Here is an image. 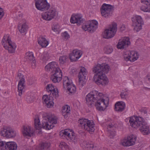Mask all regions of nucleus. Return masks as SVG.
Masks as SVG:
<instances>
[{
    "label": "nucleus",
    "instance_id": "11",
    "mask_svg": "<svg viewBox=\"0 0 150 150\" xmlns=\"http://www.w3.org/2000/svg\"><path fill=\"white\" fill-rule=\"evenodd\" d=\"M117 26L116 23H112L109 28L105 30L103 33V37L108 39L114 37L117 30Z\"/></svg>",
    "mask_w": 150,
    "mask_h": 150
},
{
    "label": "nucleus",
    "instance_id": "1",
    "mask_svg": "<svg viewBox=\"0 0 150 150\" xmlns=\"http://www.w3.org/2000/svg\"><path fill=\"white\" fill-rule=\"evenodd\" d=\"M87 104L91 106L95 102L96 108L100 111L104 110L108 106V99L102 93L94 90L89 93L86 97Z\"/></svg>",
    "mask_w": 150,
    "mask_h": 150
},
{
    "label": "nucleus",
    "instance_id": "24",
    "mask_svg": "<svg viewBox=\"0 0 150 150\" xmlns=\"http://www.w3.org/2000/svg\"><path fill=\"white\" fill-rule=\"evenodd\" d=\"M70 21L72 23H76L77 25H79L83 22L82 16L80 14H73L71 16Z\"/></svg>",
    "mask_w": 150,
    "mask_h": 150
},
{
    "label": "nucleus",
    "instance_id": "51",
    "mask_svg": "<svg viewBox=\"0 0 150 150\" xmlns=\"http://www.w3.org/2000/svg\"><path fill=\"white\" fill-rule=\"evenodd\" d=\"M125 26L124 25H122L120 28V30L121 31H123L125 29Z\"/></svg>",
    "mask_w": 150,
    "mask_h": 150
},
{
    "label": "nucleus",
    "instance_id": "34",
    "mask_svg": "<svg viewBox=\"0 0 150 150\" xmlns=\"http://www.w3.org/2000/svg\"><path fill=\"white\" fill-rule=\"evenodd\" d=\"M67 92L68 94L72 95L75 93L76 91V88L75 86L73 84L66 87Z\"/></svg>",
    "mask_w": 150,
    "mask_h": 150
},
{
    "label": "nucleus",
    "instance_id": "5",
    "mask_svg": "<svg viewBox=\"0 0 150 150\" xmlns=\"http://www.w3.org/2000/svg\"><path fill=\"white\" fill-rule=\"evenodd\" d=\"M1 44L5 49L9 53L15 52L16 46V44L12 42L8 34H5L1 41Z\"/></svg>",
    "mask_w": 150,
    "mask_h": 150
},
{
    "label": "nucleus",
    "instance_id": "21",
    "mask_svg": "<svg viewBox=\"0 0 150 150\" xmlns=\"http://www.w3.org/2000/svg\"><path fill=\"white\" fill-rule=\"evenodd\" d=\"M93 121V120H89L88 119L82 118L78 120V125L81 129L85 130L88 125L92 126Z\"/></svg>",
    "mask_w": 150,
    "mask_h": 150
},
{
    "label": "nucleus",
    "instance_id": "3",
    "mask_svg": "<svg viewBox=\"0 0 150 150\" xmlns=\"http://www.w3.org/2000/svg\"><path fill=\"white\" fill-rule=\"evenodd\" d=\"M47 92L50 93L49 96L47 95L43 96L42 99L44 101V103L46 104L48 108H51L53 106L54 102L53 100V96L55 98L58 96V92L56 91V88L51 84H48L46 86Z\"/></svg>",
    "mask_w": 150,
    "mask_h": 150
},
{
    "label": "nucleus",
    "instance_id": "28",
    "mask_svg": "<svg viewBox=\"0 0 150 150\" xmlns=\"http://www.w3.org/2000/svg\"><path fill=\"white\" fill-rule=\"evenodd\" d=\"M17 147V145L15 142H8L5 144L4 150H16Z\"/></svg>",
    "mask_w": 150,
    "mask_h": 150
},
{
    "label": "nucleus",
    "instance_id": "30",
    "mask_svg": "<svg viewBox=\"0 0 150 150\" xmlns=\"http://www.w3.org/2000/svg\"><path fill=\"white\" fill-rule=\"evenodd\" d=\"M125 107V103L122 101L117 102L115 105V109L118 112H122L124 110Z\"/></svg>",
    "mask_w": 150,
    "mask_h": 150
},
{
    "label": "nucleus",
    "instance_id": "53",
    "mask_svg": "<svg viewBox=\"0 0 150 150\" xmlns=\"http://www.w3.org/2000/svg\"><path fill=\"white\" fill-rule=\"evenodd\" d=\"M146 112H146V111H145V112H144V113H146Z\"/></svg>",
    "mask_w": 150,
    "mask_h": 150
},
{
    "label": "nucleus",
    "instance_id": "52",
    "mask_svg": "<svg viewBox=\"0 0 150 150\" xmlns=\"http://www.w3.org/2000/svg\"><path fill=\"white\" fill-rule=\"evenodd\" d=\"M147 79L148 81L150 83V74L148 75L147 76Z\"/></svg>",
    "mask_w": 150,
    "mask_h": 150
},
{
    "label": "nucleus",
    "instance_id": "17",
    "mask_svg": "<svg viewBox=\"0 0 150 150\" xmlns=\"http://www.w3.org/2000/svg\"><path fill=\"white\" fill-rule=\"evenodd\" d=\"M35 5L38 9L41 11L47 10L50 7L46 0H38L36 2Z\"/></svg>",
    "mask_w": 150,
    "mask_h": 150
},
{
    "label": "nucleus",
    "instance_id": "43",
    "mask_svg": "<svg viewBox=\"0 0 150 150\" xmlns=\"http://www.w3.org/2000/svg\"><path fill=\"white\" fill-rule=\"evenodd\" d=\"M50 58V56L49 53L47 52L44 53L42 59L44 62L47 61Z\"/></svg>",
    "mask_w": 150,
    "mask_h": 150
},
{
    "label": "nucleus",
    "instance_id": "29",
    "mask_svg": "<svg viewBox=\"0 0 150 150\" xmlns=\"http://www.w3.org/2000/svg\"><path fill=\"white\" fill-rule=\"evenodd\" d=\"M141 125L142 126L140 129L142 133L144 135L149 134L150 133V129L147 124L143 122Z\"/></svg>",
    "mask_w": 150,
    "mask_h": 150
},
{
    "label": "nucleus",
    "instance_id": "4",
    "mask_svg": "<svg viewBox=\"0 0 150 150\" xmlns=\"http://www.w3.org/2000/svg\"><path fill=\"white\" fill-rule=\"evenodd\" d=\"M42 127L46 130H50L54 127V124L57 122V119L54 116L51 115H46L43 116Z\"/></svg>",
    "mask_w": 150,
    "mask_h": 150
},
{
    "label": "nucleus",
    "instance_id": "15",
    "mask_svg": "<svg viewBox=\"0 0 150 150\" xmlns=\"http://www.w3.org/2000/svg\"><path fill=\"white\" fill-rule=\"evenodd\" d=\"M56 11L54 8H51L47 11L42 14V18L45 20L50 21L53 18L56 16Z\"/></svg>",
    "mask_w": 150,
    "mask_h": 150
},
{
    "label": "nucleus",
    "instance_id": "25",
    "mask_svg": "<svg viewBox=\"0 0 150 150\" xmlns=\"http://www.w3.org/2000/svg\"><path fill=\"white\" fill-rule=\"evenodd\" d=\"M143 4L141 7V10L145 12H150V0H141Z\"/></svg>",
    "mask_w": 150,
    "mask_h": 150
},
{
    "label": "nucleus",
    "instance_id": "31",
    "mask_svg": "<svg viewBox=\"0 0 150 150\" xmlns=\"http://www.w3.org/2000/svg\"><path fill=\"white\" fill-rule=\"evenodd\" d=\"M107 125L108 130L110 134V137L113 138L115 135V132L114 130L115 127L112 124L110 125L107 124Z\"/></svg>",
    "mask_w": 150,
    "mask_h": 150
},
{
    "label": "nucleus",
    "instance_id": "16",
    "mask_svg": "<svg viewBox=\"0 0 150 150\" xmlns=\"http://www.w3.org/2000/svg\"><path fill=\"white\" fill-rule=\"evenodd\" d=\"M24 77V76L21 73H18L17 78H18V79H20L18 86V95L20 96L23 93L24 91L25 81Z\"/></svg>",
    "mask_w": 150,
    "mask_h": 150
},
{
    "label": "nucleus",
    "instance_id": "6",
    "mask_svg": "<svg viewBox=\"0 0 150 150\" xmlns=\"http://www.w3.org/2000/svg\"><path fill=\"white\" fill-rule=\"evenodd\" d=\"M59 135L62 137H65L68 140H70L74 143L78 141L73 131L69 129H66L62 130L60 132Z\"/></svg>",
    "mask_w": 150,
    "mask_h": 150
},
{
    "label": "nucleus",
    "instance_id": "50",
    "mask_svg": "<svg viewBox=\"0 0 150 150\" xmlns=\"http://www.w3.org/2000/svg\"><path fill=\"white\" fill-rule=\"evenodd\" d=\"M4 13L2 8H0V19H1L4 15Z\"/></svg>",
    "mask_w": 150,
    "mask_h": 150
},
{
    "label": "nucleus",
    "instance_id": "39",
    "mask_svg": "<svg viewBox=\"0 0 150 150\" xmlns=\"http://www.w3.org/2000/svg\"><path fill=\"white\" fill-rule=\"evenodd\" d=\"M50 146V144L47 143H42L39 145L38 150H46Z\"/></svg>",
    "mask_w": 150,
    "mask_h": 150
},
{
    "label": "nucleus",
    "instance_id": "8",
    "mask_svg": "<svg viewBox=\"0 0 150 150\" xmlns=\"http://www.w3.org/2000/svg\"><path fill=\"white\" fill-rule=\"evenodd\" d=\"M113 6L110 4H103L100 8L102 16L105 18L110 16L113 12Z\"/></svg>",
    "mask_w": 150,
    "mask_h": 150
},
{
    "label": "nucleus",
    "instance_id": "33",
    "mask_svg": "<svg viewBox=\"0 0 150 150\" xmlns=\"http://www.w3.org/2000/svg\"><path fill=\"white\" fill-rule=\"evenodd\" d=\"M34 125L35 128L39 130L42 127V125L40 123V119L38 117L36 116L35 117L34 120Z\"/></svg>",
    "mask_w": 150,
    "mask_h": 150
},
{
    "label": "nucleus",
    "instance_id": "41",
    "mask_svg": "<svg viewBox=\"0 0 150 150\" xmlns=\"http://www.w3.org/2000/svg\"><path fill=\"white\" fill-rule=\"evenodd\" d=\"M104 50L106 53L108 54L113 51V49L112 46H107L104 48Z\"/></svg>",
    "mask_w": 150,
    "mask_h": 150
},
{
    "label": "nucleus",
    "instance_id": "23",
    "mask_svg": "<svg viewBox=\"0 0 150 150\" xmlns=\"http://www.w3.org/2000/svg\"><path fill=\"white\" fill-rule=\"evenodd\" d=\"M62 73L61 71H54L51 73L50 79L54 83L59 82L62 79Z\"/></svg>",
    "mask_w": 150,
    "mask_h": 150
},
{
    "label": "nucleus",
    "instance_id": "46",
    "mask_svg": "<svg viewBox=\"0 0 150 150\" xmlns=\"http://www.w3.org/2000/svg\"><path fill=\"white\" fill-rule=\"evenodd\" d=\"M128 93L127 92H122L120 94V96L121 98L123 99H125L128 95Z\"/></svg>",
    "mask_w": 150,
    "mask_h": 150
},
{
    "label": "nucleus",
    "instance_id": "18",
    "mask_svg": "<svg viewBox=\"0 0 150 150\" xmlns=\"http://www.w3.org/2000/svg\"><path fill=\"white\" fill-rule=\"evenodd\" d=\"M45 69L48 71H50L51 73L54 71L57 72L61 71L57 63L52 62L49 63L45 67Z\"/></svg>",
    "mask_w": 150,
    "mask_h": 150
},
{
    "label": "nucleus",
    "instance_id": "22",
    "mask_svg": "<svg viewBox=\"0 0 150 150\" xmlns=\"http://www.w3.org/2000/svg\"><path fill=\"white\" fill-rule=\"evenodd\" d=\"M82 54V51L80 50H74L69 55V59L71 61H76L81 57Z\"/></svg>",
    "mask_w": 150,
    "mask_h": 150
},
{
    "label": "nucleus",
    "instance_id": "13",
    "mask_svg": "<svg viewBox=\"0 0 150 150\" xmlns=\"http://www.w3.org/2000/svg\"><path fill=\"white\" fill-rule=\"evenodd\" d=\"M138 53L134 51H129L125 52L124 55V59L126 61L133 62L139 58Z\"/></svg>",
    "mask_w": 150,
    "mask_h": 150
},
{
    "label": "nucleus",
    "instance_id": "38",
    "mask_svg": "<svg viewBox=\"0 0 150 150\" xmlns=\"http://www.w3.org/2000/svg\"><path fill=\"white\" fill-rule=\"evenodd\" d=\"M72 81L67 76L64 78L63 81V85L64 88L67 87L68 85L72 84Z\"/></svg>",
    "mask_w": 150,
    "mask_h": 150
},
{
    "label": "nucleus",
    "instance_id": "42",
    "mask_svg": "<svg viewBox=\"0 0 150 150\" xmlns=\"http://www.w3.org/2000/svg\"><path fill=\"white\" fill-rule=\"evenodd\" d=\"M68 59L67 57L65 56L60 57L59 59V62L60 64H63L65 63Z\"/></svg>",
    "mask_w": 150,
    "mask_h": 150
},
{
    "label": "nucleus",
    "instance_id": "44",
    "mask_svg": "<svg viewBox=\"0 0 150 150\" xmlns=\"http://www.w3.org/2000/svg\"><path fill=\"white\" fill-rule=\"evenodd\" d=\"M60 27L58 24L55 23L53 25L52 27V30L55 32H58Z\"/></svg>",
    "mask_w": 150,
    "mask_h": 150
},
{
    "label": "nucleus",
    "instance_id": "19",
    "mask_svg": "<svg viewBox=\"0 0 150 150\" xmlns=\"http://www.w3.org/2000/svg\"><path fill=\"white\" fill-rule=\"evenodd\" d=\"M22 132L23 135L27 137L33 136L34 132L33 128L29 125L24 126L22 129Z\"/></svg>",
    "mask_w": 150,
    "mask_h": 150
},
{
    "label": "nucleus",
    "instance_id": "9",
    "mask_svg": "<svg viewBox=\"0 0 150 150\" xmlns=\"http://www.w3.org/2000/svg\"><path fill=\"white\" fill-rule=\"evenodd\" d=\"M1 135L7 138H13L16 137V132L14 129L8 127H4L0 131Z\"/></svg>",
    "mask_w": 150,
    "mask_h": 150
},
{
    "label": "nucleus",
    "instance_id": "27",
    "mask_svg": "<svg viewBox=\"0 0 150 150\" xmlns=\"http://www.w3.org/2000/svg\"><path fill=\"white\" fill-rule=\"evenodd\" d=\"M18 29L21 33L26 32L27 30L28 27L27 23L25 20L23 22H21L18 25Z\"/></svg>",
    "mask_w": 150,
    "mask_h": 150
},
{
    "label": "nucleus",
    "instance_id": "36",
    "mask_svg": "<svg viewBox=\"0 0 150 150\" xmlns=\"http://www.w3.org/2000/svg\"><path fill=\"white\" fill-rule=\"evenodd\" d=\"M131 138H128L124 139L122 140L121 142V144L124 146H128L132 145V143L133 142L132 141V142H130Z\"/></svg>",
    "mask_w": 150,
    "mask_h": 150
},
{
    "label": "nucleus",
    "instance_id": "12",
    "mask_svg": "<svg viewBox=\"0 0 150 150\" xmlns=\"http://www.w3.org/2000/svg\"><path fill=\"white\" fill-rule=\"evenodd\" d=\"M87 73V71L86 69L83 67H81L78 75L79 87L82 88L86 84Z\"/></svg>",
    "mask_w": 150,
    "mask_h": 150
},
{
    "label": "nucleus",
    "instance_id": "35",
    "mask_svg": "<svg viewBox=\"0 0 150 150\" xmlns=\"http://www.w3.org/2000/svg\"><path fill=\"white\" fill-rule=\"evenodd\" d=\"M83 145L88 149L91 150L94 147L93 143L91 141H84L83 143Z\"/></svg>",
    "mask_w": 150,
    "mask_h": 150
},
{
    "label": "nucleus",
    "instance_id": "37",
    "mask_svg": "<svg viewBox=\"0 0 150 150\" xmlns=\"http://www.w3.org/2000/svg\"><path fill=\"white\" fill-rule=\"evenodd\" d=\"M70 108L69 106L66 105L63 107L62 113L64 117H66L67 114L70 113Z\"/></svg>",
    "mask_w": 150,
    "mask_h": 150
},
{
    "label": "nucleus",
    "instance_id": "48",
    "mask_svg": "<svg viewBox=\"0 0 150 150\" xmlns=\"http://www.w3.org/2000/svg\"><path fill=\"white\" fill-rule=\"evenodd\" d=\"M59 146L62 149H64L67 147L66 144L64 142H61L59 144Z\"/></svg>",
    "mask_w": 150,
    "mask_h": 150
},
{
    "label": "nucleus",
    "instance_id": "32",
    "mask_svg": "<svg viewBox=\"0 0 150 150\" xmlns=\"http://www.w3.org/2000/svg\"><path fill=\"white\" fill-rule=\"evenodd\" d=\"M38 44L42 47H46L48 44V42L46 39L43 37H40L38 39Z\"/></svg>",
    "mask_w": 150,
    "mask_h": 150
},
{
    "label": "nucleus",
    "instance_id": "7",
    "mask_svg": "<svg viewBox=\"0 0 150 150\" xmlns=\"http://www.w3.org/2000/svg\"><path fill=\"white\" fill-rule=\"evenodd\" d=\"M98 27V22L94 20L83 23L81 28L84 31H87L90 33H93L96 30Z\"/></svg>",
    "mask_w": 150,
    "mask_h": 150
},
{
    "label": "nucleus",
    "instance_id": "10",
    "mask_svg": "<svg viewBox=\"0 0 150 150\" xmlns=\"http://www.w3.org/2000/svg\"><path fill=\"white\" fill-rule=\"evenodd\" d=\"M132 25L134 27V30L136 32L139 31L142 28V25L143 21L142 17L140 16L136 15L132 18Z\"/></svg>",
    "mask_w": 150,
    "mask_h": 150
},
{
    "label": "nucleus",
    "instance_id": "45",
    "mask_svg": "<svg viewBox=\"0 0 150 150\" xmlns=\"http://www.w3.org/2000/svg\"><path fill=\"white\" fill-rule=\"evenodd\" d=\"M128 138H131L130 140H129L130 142H132V141L134 143H132V145H133L135 143V142L137 139V137L136 136L132 134L130 135L128 137H127Z\"/></svg>",
    "mask_w": 150,
    "mask_h": 150
},
{
    "label": "nucleus",
    "instance_id": "2",
    "mask_svg": "<svg viewBox=\"0 0 150 150\" xmlns=\"http://www.w3.org/2000/svg\"><path fill=\"white\" fill-rule=\"evenodd\" d=\"M109 69L110 67L108 64H97L95 65L93 69V71L96 73L93 80L98 85L105 86L107 85L108 79L105 74L108 73Z\"/></svg>",
    "mask_w": 150,
    "mask_h": 150
},
{
    "label": "nucleus",
    "instance_id": "14",
    "mask_svg": "<svg viewBox=\"0 0 150 150\" xmlns=\"http://www.w3.org/2000/svg\"><path fill=\"white\" fill-rule=\"evenodd\" d=\"M129 122L130 125L134 128H137L142 124L143 118L140 117L132 116L129 117Z\"/></svg>",
    "mask_w": 150,
    "mask_h": 150
},
{
    "label": "nucleus",
    "instance_id": "47",
    "mask_svg": "<svg viewBox=\"0 0 150 150\" xmlns=\"http://www.w3.org/2000/svg\"><path fill=\"white\" fill-rule=\"evenodd\" d=\"M62 35L64 39L66 40H67L70 37L69 35L67 32H65L63 33Z\"/></svg>",
    "mask_w": 150,
    "mask_h": 150
},
{
    "label": "nucleus",
    "instance_id": "49",
    "mask_svg": "<svg viewBox=\"0 0 150 150\" xmlns=\"http://www.w3.org/2000/svg\"><path fill=\"white\" fill-rule=\"evenodd\" d=\"M34 98L33 96H28L26 98V101L28 103L32 102L33 101Z\"/></svg>",
    "mask_w": 150,
    "mask_h": 150
},
{
    "label": "nucleus",
    "instance_id": "20",
    "mask_svg": "<svg viewBox=\"0 0 150 150\" xmlns=\"http://www.w3.org/2000/svg\"><path fill=\"white\" fill-rule=\"evenodd\" d=\"M130 44L128 37H124L120 40L117 44L118 49H123L127 47Z\"/></svg>",
    "mask_w": 150,
    "mask_h": 150
},
{
    "label": "nucleus",
    "instance_id": "40",
    "mask_svg": "<svg viewBox=\"0 0 150 150\" xmlns=\"http://www.w3.org/2000/svg\"><path fill=\"white\" fill-rule=\"evenodd\" d=\"M92 126H91V125H89L88 126V127L86 128V129L85 130L88 132L90 133H92L94 132L95 130V124L94 123L93 121L92 122Z\"/></svg>",
    "mask_w": 150,
    "mask_h": 150
},
{
    "label": "nucleus",
    "instance_id": "26",
    "mask_svg": "<svg viewBox=\"0 0 150 150\" xmlns=\"http://www.w3.org/2000/svg\"><path fill=\"white\" fill-rule=\"evenodd\" d=\"M25 58L26 61L31 62L32 66L33 68H34L35 66V60L34 57L32 52H27L25 54Z\"/></svg>",
    "mask_w": 150,
    "mask_h": 150
}]
</instances>
